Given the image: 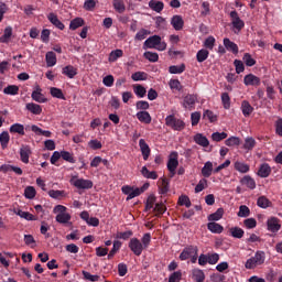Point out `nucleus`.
<instances>
[{
    "instance_id": "nucleus-42",
    "label": "nucleus",
    "mask_w": 282,
    "mask_h": 282,
    "mask_svg": "<svg viewBox=\"0 0 282 282\" xmlns=\"http://www.w3.org/2000/svg\"><path fill=\"white\" fill-rule=\"evenodd\" d=\"M47 67H54L56 65V53L50 51L45 55Z\"/></svg>"
},
{
    "instance_id": "nucleus-43",
    "label": "nucleus",
    "mask_w": 282,
    "mask_h": 282,
    "mask_svg": "<svg viewBox=\"0 0 282 282\" xmlns=\"http://www.w3.org/2000/svg\"><path fill=\"white\" fill-rule=\"evenodd\" d=\"M229 232L235 239H241L243 235H246V231H243V229L240 227H232L229 229Z\"/></svg>"
},
{
    "instance_id": "nucleus-50",
    "label": "nucleus",
    "mask_w": 282,
    "mask_h": 282,
    "mask_svg": "<svg viewBox=\"0 0 282 282\" xmlns=\"http://www.w3.org/2000/svg\"><path fill=\"white\" fill-rule=\"evenodd\" d=\"M144 58H147V61H150V63H158V61H160V55L158 53H153L151 51H147L143 54Z\"/></svg>"
},
{
    "instance_id": "nucleus-2",
    "label": "nucleus",
    "mask_w": 282,
    "mask_h": 282,
    "mask_svg": "<svg viewBox=\"0 0 282 282\" xmlns=\"http://www.w3.org/2000/svg\"><path fill=\"white\" fill-rule=\"evenodd\" d=\"M165 124L166 127H170V129H173V131H183L184 127H186V123H184L183 120L175 118L174 115H169L165 118Z\"/></svg>"
},
{
    "instance_id": "nucleus-52",
    "label": "nucleus",
    "mask_w": 282,
    "mask_h": 282,
    "mask_svg": "<svg viewBox=\"0 0 282 282\" xmlns=\"http://www.w3.org/2000/svg\"><path fill=\"white\" fill-rule=\"evenodd\" d=\"M24 197L26 199H34L36 197V189L34 186H28L24 189Z\"/></svg>"
},
{
    "instance_id": "nucleus-49",
    "label": "nucleus",
    "mask_w": 282,
    "mask_h": 282,
    "mask_svg": "<svg viewBox=\"0 0 282 282\" xmlns=\"http://www.w3.org/2000/svg\"><path fill=\"white\" fill-rule=\"evenodd\" d=\"M120 248H122V242H120L119 240H115L112 249L108 253V259H113V257H116V253L118 252V250H120Z\"/></svg>"
},
{
    "instance_id": "nucleus-64",
    "label": "nucleus",
    "mask_w": 282,
    "mask_h": 282,
    "mask_svg": "<svg viewBox=\"0 0 282 282\" xmlns=\"http://www.w3.org/2000/svg\"><path fill=\"white\" fill-rule=\"evenodd\" d=\"M180 281H182V271L173 272L169 278V282H180Z\"/></svg>"
},
{
    "instance_id": "nucleus-12",
    "label": "nucleus",
    "mask_w": 282,
    "mask_h": 282,
    "mask_svg": "<svg viewBox=\"0 0 282 282\" xmlns=\"http://www.w3.org/2000/svg\"><path fill=\"white\" fill-rule=\"evenodd\" d=\"M194 142L198 144V147H203V149H208L210 147V141L203 133H196L194 135Z\"/></svg>"
},
{
    "instance_id": "nucleus-22",
    "label": "nucleus",
    "mask_w": 282,
    "mask_h": 282,
    "mask_svg": "<svg viewBox=\"0 0 282 282\" xmlns=\"http://www.w3.org/2000/svg\"><path fill=\"white\" fill-rule=\"evenodd\" d=\"M241 111H242V115L245 116V118H248L252 115V111H254V107H252V105H250V101L243 100L241 102Z\"/></svg>"
},
{
    "instance_id": "nucleus-3",
    "label": "nucleus",
    "mask_w": 282,
    "mask_h": 282,
    "mask_svg": "<svg viewBox=\"0 0 282 282\" xmlns=\"http://www.w3.org/2000/svg\"><path fill=\"white\" fill-rule=\"evenodd\" d=\"M70 184L75 186V188L83 191H89V188H94V182H91V180L77 178L76 176L70 178Z\"/></svg>"
},
{
    "instance_id": "nucleus-31",
    "label": "nucleus",
    "mask_w": 282,
    "mask_h": 282,
    "mask_svg": "<svg viewBox=\"0 0 282 282\" xmlns=\"http://www.w3.org/2000/svg\"><path fill=\"white\" fill-rule=\"evenodd\" d=\"M10 133H19V135H25V127L21 123H13L9 128Z\"/></svg>"
},
{
    "instance_id": "nucleus-18",
    "label": "nucleus",
    "mask_w": 282,
    "mask_h": 282,
    "mask_svg": "<svg viewBox=\"0 0 282 282\" xmlns=\"http://www.w3.org/2000/svg\"><path fill=\"white\" fill-rule=\"evenodd\" d=\"M62 74L67 76V78H75L78 75V68L67 65L62 69Z\"/></svg>"
},
{
    "instance_id": "nucleus-24",
    "label": "nucleus",
    "mask_w": 282,
    "mask_h": 282,
    "mask_svg": "<svg viewBox=\"0 0 282 282\" xmlns=\"http://www.w3.org/2000/svg\"><path fill=\"white\" fill-rule=\"evenodd\" d=\"M25 107L28 111H30L34 116H41V113H43V108L39 104L30 102V104H26Z\"/></svg>"
},
{
    "instance_id": "nucleus-7",
    "label": "nucleus",
    "mask_w": 282,
    "mask_h": 282,
    "mask_svg": "<svg viewBox=\"0 0 282 282\" xmlns=\"http://www.w3.org/2000/svg\"><path fill=\"white\" fill-rule=\"evenodd\" d=\"M243 84L246 87H259L261 85V78L254 74H248L243 77Z\"/></svg>"
},
{
    "instance_id": "nucleus-59",
    "label": "nucleus",
    "mask_w": 282,
    "mask_h": 282,
    "mask_svg": "<svg viewBox=\"0 0 282 282\" xmlns=\"http://www.w3.org/2000/svg\"><path fill=\"white\" fill-rule=\"evenodd\" d=\"M84 279L86 281H91V282H98L100 281V275H93L91 273H89L88 271H83L82 272Z\"/></svg>"
},
{
    "instance_id": "nucleus-30",
    "label": "nucleus",
    "mask_w": 282,
    "mask_h": 282,
    "mask_svg": "<svg viewBox=\"0 0 282 282\" xmlns=\"http://www.w3.org/2000/svg\"><path fill=\"white\" fill-rule=\"evenodd\" d=\"M112 6L116 12L119 14H123L127 10V6H124V0H112Z\"/></svg>"
},
{
    "instance_id": "nucleus-14",
    "label": "nucleus",
    "mask_w": 282,
    "mask_h": 282,
    "mask_svg": "<svg viewBox=\"0 0 282 282\" xmlns=\"http://www.w3.org/2000/svg\"><path fill=\"white\" fill-rule=\"evenodd\" d=\"M42 91L41 86H36L31 95L32 100H35V102H47V98H45Z\"/></svg>"
},
{
    "instance_id": "nucleus-8",
    "label": "nucleus",
    "mask_w": 282,
    "mask_h": 282,
    "mask_svg": "<svg viewBox=\"0 0 282 282\" xmlns=\"http://www.w3.org/2000/svg\"><path fill=\"white\" fill-rule=\"evenodd\" d=\"M177 166H180V161L177 160V152H172L167 161V170L172 175H174Z\"/></svg>"
},
{
    "instance_id": "nucleus-33",
    "label": "nucleus",
    "mask_w": 282,
    "mask_h": 282,
    "mask_svg": "<svg viewBox=\"0 0 282 282\" xmlns=\"http://www.w3.org/2000/svg\"><path fill=\"white\" fill-rule=\"evenodd\" d=\"M31 131L35 133L36 135H44V138H52V132L48 130H43L39 128L37 126H31Z\"/></svg>"
},
{
    "instance_id": "nucleus-9",
    "label": "nucleus",
    "mask_w": 282,
    "mask_h": 282,
    "mask_svg": "<svg viewBox=\"0 0 282 282\" xmlns=\"http://www.w3.org/2000/svg\"><path fill=\"white\" fill-rule=\"evenodd\" d=\"M160 35H152L148 37L143 43V50H155L158 47V43H160Z\"/></svg>"
},
{
    "instance_id": "nucleus-36",
    "label": "nucleus",
    "mask_w": 282,
    "mask_h": 282,
    "mask_svg": "<svg viewBox=\"0 0 282 282\" xmlns=\"http://www.w3.org/2000/svg\"><path fill=\"white\" fill-rule=\"evenodd\" d=\"M203 177H210L213 175V162L207 161L202 169Z\"/></svg>"
},
{
    "instance_id": "nucleus-16",
    "label": "nucleus",
    "mask_w": 282,
    "mask_h": 282,
    "mask_svg": "<svg viewBox=\"0 0 282 282\" xmlns=\"http://www.w3.org/2000/svg\"><path fill=\"white\" fill-rule=\"evenodd\" d=\"M240 184L242 186H247L250 191H254L257 188V182L250 175H246L240 180Z\"/></svg>"
},
{
    "instance_id": "nucleus-19",
    "label": "nucleus",
    "mask_w": 282,
    "mask_h": 282,
    "mask_svg": "<svg viewBox=\"0 0 282 282\" xmlns=\"http://www.w3.org/2000/svg\"><path fill=\"white\" fill-rule=\"evenodd\" d=\"M224 46L228 52H232V54H239V46L235 42L230 41V39H224Z\"/></svg>"
},
{
    "instance_id": "nucleus-1",
    "label": "nucleus",
    "mask_w": 282,
    "mask_h": 282,
    "mask_svg": "<svg viewBox=\"0 0 282 282\" xmlns=\"http://www.w3.org/2000/svg\"><path fill=\"white\" fill-rule=\"evenodd\" d=\"M263 263H265V252L257 251L254 257H251L246 261L245 268L246 270H254V268L263 265Z\"/></svg>"
},
{
    "instance_id": "nucleus-48",
    "label": "nucleus",
    "mask_w": 282,
    "mask_h": 282,
    "mask_svg": "<svg viewBox=\"0 0 282 282\" xmlns=\"http://www.w3.org/2000/svg\"><path fill=\"white\" fill-rule=\"evenodd\" d=\"M170 74H184L186 72V65L181 64L180 66L177 65H172L169 67Z\"/></svg>"
},
{
    "instance_id": "nucleus-51",
    "label": "nucleus",
    "mask_w": 282,
    "mask_h": 282,
    "mask_svg": "<svg viewBox=\"0 0 282 282\" xmlns=\"http://www.w3.org/2000/svg\"><path fill=\"white\" fill-rule=\"evenodd\" d=\"M270 204L272 203L265 196H260L257 200V206H259V208H270Z\"/></svg>"
},
{
    "instance_id": "nucleus-32",
    "label": "nucleus",
    "mask_w": 282,
    "mask_h": 282,
    "mask_svg": "<svg viewBox=\"0 0 282 282\" xmlns=\"http://www.w3.org/2000/svg\"><path fill=\"white\" fill-rule=\"evenodd\" d=\"M141 175H143V177H145V180H158V172L155 171H149V169L147 166H143L141 169Z\"/></svg>"
},
{
    "instance_id": "nucleus-55",
    "label": "nucleus",
    "mask_w": 282,
    "mask_h": 282,
    "mask_svg": "<svg viewBox=\"0 0 282 282\" xmlns=\"http://www.w3.org/2000/svg\"><path fill=\"white\" fill-rule=\"evenodd\" d=\"M178 206H185L186 208H191V198L187 195H181L178 197Z\"/></svg>"
},
{
    "instance_id": "nucleus-25",
    "label": "nucleus",
    "mask_w": 282,
    "mask_h": 282,
    "mask_svg": "<svg viewBox=\"0 0 282 282\" xmlns=\"http://www.w3.org/2000/svg\"><path fill=\"white\" fill-rule=\"evenodd\" d=\"M196 100H197V98L194 95H187L184 97L183 107L185 109H193V107H195Z\"/></svg>"
},
{
    "instance_id": "nucleus-20",
    "label": "nucleus",
    "mask_w": 282,
    "mask_h": 282,
    "mask_svg": "<svg viewBox=\"0 0 282 282\" xmlns=\"http://www.w3.org/2000/svg\"><path fill=\"white\" fill-rule=\"evenodd\" d=\"M207 230L214 235H221L224 232V226L218 223L212 221L207 224Z\"/></svg>"
},
{
    "instance_id": "nucleus-28",
    "label": "nucleus",
    "mask_w": 282,
    "mask_h": 282,
    "mask_svg": "<svg viewBox=\"0 0 282 282\" xmlns=\"http://www.w3.org/2000/svg\"><path fill=\"white\" fill-rule=\"evenodd\" d=\"M123 55H124V52L120 48L111 51L109 56H108V62L109 63H116V61H118V58H122Z\"/></svg>"
},
{
    "instance_id": "nucleus-37",
    "label": "nucleus",
    "mask_w": 282,
    "mask_h": 282,
    "mask_svg": "<svg viewBox=\"0 0 282 282\" xmlns=\"http://www.w3.org/2000/svg\"><path fill=\"white\" fill-rule=\"evenodd\" d=\"M3 94H6L7 96H19V86L9 85L3 88Z\"/></svg>"
},
{
    "instance_id": "nucleus-29",
    "label": "nucleus",
    "mask_w": 282,
    "mask_h": 282,
    "mask_svg": "<svg viewBox=\"0 0 282 282\" xmlns=\"http://www.w3.org/2000/svg\"><path fill=\"white\" fill-rule=\"evenodd\" d=\"M15 215L18 217H21L22 219H25L26 221H36V216L30 214V212H23L21 209L14 210Z\"/></svg>"
},
{
    "instance_id": "nucleus-10",
    "label": "nucleus",
    "mask_w": 282,
    "mask_h": 282,
    "mask_svg": "<svg viewBox=\"0 0 282 282\" xmlns=\"http://www.w3.org/2000/svg\"><path fill=\"white\" fill-rule=\"evenodd\" d=\"M32 155V149L30 145H22L20 148V160L23 164H30V156Z\"/></svg>"
},
{
    "instance_id": "nucleus-53",
    "label": "nucleus",
    "mask_w": 282,
    "mask_h": 282,
    "mask_svg": "<svg viewBox=\"0 0 282 282\" xmlns=\"http://www.w3.org/2000/svg\"><path fill=\"white\" fill-rule=\"evenodd\" d=\"M62 159L65 162H69V164H76V159H74V154L67 151H61Z\"/></svg>"
},
{
    "instance_id": "nucleus-39",
    "label": "nucleus",
    "mask_w": 282,
    "mask_h": 282,
    "mask_svg": "<svg viewBox=\"0 0 282 282\" xmlns=\"http://www.w3.org/2000/svg\"><path fill=\"white\" fill-rule=\"evenodd\" d=\"M55 220L57 224H69V221H72V215L68 213L57 214Z\"/></svg>"
},
{
    "instance_id": "nucleus-54",
    "label": "nucleus",
    "mask_w": 282,
    "mask_h": 282,
    "mask_svg": "<svg viewBox=\"0 0 282 282\" xmlns=\"http://www.w3.org/2000/svg\"><path fill=\"white\" fill-rule=\"evenodd\" d=\"M131 78L132 80H134V83H138L139 80H147V78H149V75L144 72H135L131 75Z\"/></svg>"
},
{
    "instance_id": "nucleus-15",
    "label": "nucleus",
    "mask_w": 282,
    "mask_h": 282,
    "mask_svg": "<svg viewBox=\"0 0 282 282\" xmlns=\"http://www.w3.org/2000/svg\"><path fill=\"white\" fill-rule=\"evenodd\" d=\"M171 25L176 30V32H180V30H184V19L182 15H173L171 19Z\"/></svg>"
},
{
    "instance_id": "nucleus-5",
    "label": "nucleus",
    "mask_w": 282,
    "mask_h": 282,
    "mask_svg": "<svg viewBox=\"0 0 282 282\" xmlns=\"http://www.w3.org/2000/svg\"><path fill=\"white\" fill-rule=\"evenodd\" d=\"M229 17L231 19L232 28L238 32H241V30H243V28L246 26V23L243 22V20H241V18H239V13L237 11H231L229 13Z\"/></svg>"
},
{
    "instance_id": "nucleus-6",
    "label": "nucleus",
    "mask_w": 282,
    "mask_h": 282,
    "mask_svg": "<svg viewBox=\"0 0 282 282\" xmlns=\"http://www.w3.org/2000/svg\"><path fill=\"white\" fill-rule=\"evenodd\" d=\"M198 250L199 249H197V247H195L193 245L185 247L180 254V260L186 261V260L191 259V257H193L194 254H197Z\"/></svg>"
},
{
    "instance_id": "nucleus-58",
    "label": "nucleus",
    "mask_w": 282,
    "mask_h": 282,
    "mask_svg": "<svg viewBox=\"0 0 282 282\" xmlns=\"http://www.w3.org/2000/svg\"><path fill=\"white\" fill-rule=\"evenodd\" d=\"M200 8H202L200 17H208V14H210V2L204 1Z\"/></svg>"
},
{
    "instance_id": "nucleus-35",
    "label": "nucleus",
    "mask_w": 282,
    "mask_h": 282,
    "mask_svg": "<svg viewBox=\"0 0 282 282\" xmlns=\"http://www.w3.org/2000/svg\"><path fill=\"white\" fill-rule=\"evenodd\" d=\"M256 147H257V140H254V138L247 137L245 139L243 149L246 151H252V149H254Z\"/></svg>"
},
{
    "instance_id": "nucleus-46",
    "label": "nucleus",
    "mask_w": 282,
    "mask_h": 282,
    "mask_svg": "<svg viewBox=\"0 0 282 282\" xmlns=\"http://www.w3.org/2000/svg\"><path fill=\"white\" fill-rule=\"evenodd\" d=\"M50 94L53 98H58L59 100H65V95L63 94V90L57 87H51Z\"/></svg>"
},
{
    "instance_id": "nucleus-45",
    "label": "nucleus",
    "mask_w": 282,
    "mask_h": 282,
    "mask_svg": "<svg viewBox=\"0 0 282 282\" xmlns=\"http://www.w3.org/2000/svg\"><path fill=\"white\" fill-rule=\"evenodd\" d=\"M10 39H12V26H7L3 35L0 37V43H9Z\"/></svg>"
},
{
    "instance_id": "nucleus-47",
    "label": "nucleus",
    "mask_w": 282,
    "mask_h": 282,
    "mask_svg": "<svg viewBox=\"0 0 282 282\" xmlns=\"http://www.w3.org/2000/svg\"><path fill=\"white\" fill-rule=\"evenodd\" d=\"M0 144L2 149H8V144H10V133L8 131H3L0 134Z\"/></svg>"
},
{
    "instance_id": "nucleus-23",
    "label": "nucleus",
    "mask_w": 282,
    "mask_h": 282,
    "mask_svg": "<svg viewBox=\"0 0 282 282\" xmlns=\"http://www.w3.org/2000/svg\"><path fill=\"white\" fill-rule=\"evenodd\" d=\"M137 119L139 122H142L143 124H151V113L149 111H139L137 112Z\"/></svg>"
},
{
    "instance_id": "nucleus-41",
    "label": "nucleus",
    "mask_w": 282,
    "mask_h": 282,
    "mask_svg": "<svg viewBox=\"0 0 282 282\" xmlns=\"http://www.w3.org/2000/svg\"><path fill=\"white\" fill-rule=\"evenodd\" d=\"M85 25V20L83 18H75L69 23V30H78Z\"/></svg>"
},
{
    "instance_id": "nucleus-62",
    "label": "nucleus",
    "mask_w": 282,
    "mask_h": 282,
    "mask_svg": "<svg viewBox=\"0 0 282 282\" xmlns=\"http://www.w3.org/2000/svg\"><path fill=\"white\" fill-rule=\"evenodd\" d=\"M141 243L143 246V249L147 250V248L151 246V234H144L143 237L141 238Z\"/></svg>"
},
{
    "instance_id": "nucleus-27",
    "label": "nucleus",
    "mask_w": 282,
    "mask_h": 282,
    "mask_svg": "<svg viewBox=\"0 0 282 282\" xmlns=\"http://www.w3.org/2000/svg\"><path fill=\"white\" fill-rule=\"evenodd\" d=\"M149 8H151V10H153L154 12L160 13L162 12V10H164V2L160 0H150Z\"/></svg>"
},
{
    "instance_id": "nucleus-38",
    "label": "nucleus",
    "mask_w": 282,
    "mask_h": 282,
    "mask_svg": "<svg viewBox=\"0 0 282 282\" xmlns=\"http://www.w3.org/2000/svg\"><path fill=\"white\" fill-rule=\"evenodd\" d=\"M210 55V52L206 48H202L196 53V59L197 63H204V61H207L208 56Z\"/></svg>"
},
{
    "instance_id": "nucleus-4",
    "label": "nucleus",
    "mask_w": 282,
    "mask_h": 282,
    "mask_svg": "<svg viewBox=\"0 0 282 282\" xmlns=\"http://www.w3.org/2000/svg\"><path fill=\"white\" fill-rule=\"evenodd\" d=\"M128 248H130L131 252H133L135 257H140L144 250L142 242L138 238H131L128 243Z\"/></svg>"
},
{
    "instance_id": "nucleus-40",
    "label": "nucleus",
    "mask_w": 282,
    "mask_h": 282,
    "mask_svg": "<svg viewBox=\"0 0 282 282\" xmlns=\"http://www.w3.org/2000/svg\"><path fill=\"white\" fill-rule=\"evenodd\" d=\"M224 217V208H218L215 213L210 214L207 219L208 221H219Z\"/></svg>"
},
{
    "instance_id": "nucleus-63",
    "label": "nucleus",
    "mask_w": 282,
    "mask_h": 282,
    "mask_svg": "<svg viewBox=\"0 0 282 282\" xmlns=\"http://www.w3.org/2000/svg\"><path fill=\"white\" fill-rule=\"evenodd\" d=\"M243 225L249 230H252V228H257V219L254 218H247L243 220Z\"/></svg>"
},
{
    "instance_id": "nucleus-44",
    "label": "nucleus",
    "mask_w": 282,
    "mask_h": 282,
    "mask_svg": "<svg viewBox=\"0 0 282 282\" xmlns=\"http://www.w3.org/2000/svg\"><path fill=\"white\" fill-rule=\"evenodd\" d=\"M133 91L138 98H144L147 96V88L140 84L133 85Z\"/></svg>"
},
{
    "instance_id": "nucleus-11",
    "label": "nucleus",
    "mask_w": 282,
    "mask_h": 282,
    "mask_svg": "<svg viewBox=\"0 0 282 282\" xmlns=\"http://www.w3.org/2000/svg\"><path fill=\"white\" fill-rule=\"evenodd\" d=\"M140 151L143 155V160L147 162L149 156L151 155V148H149V143L144 139L139 140Z\"/></svg>"
},
{
    "instance_id": "nucleus-21",
    "label": "nucleus",
    "mask_w": 282,
    "mask_h": 282,
    "mask_svg": "<svg viewBox=\"0 0 282 282\" xmlns=\"http://www.w3.org/2000/svg\"><path fill=\"white\" fill-rule=\"evenodd\" d=\"M47 19L50 21V23H52V25H54L55 28H57V30H65V24H63L59 20H58V15H56L55 13H50L47 15Z\"/></svg>"
},
{
    "instance_id": "nucleus-26",
    "label": "nucleus",
    "mask_w": 282,
    "mask_h": 282,
    "mask_svg": "<svg viewBox=\"0 0 282 282\" xmlns=\"http://www.w3.org/2000/svg\"><path fill=\"white\" fill-rule=\"evenodd\" d=\"M192 279H194L196 282H204L206 281V274L200 269H193Z\"/></svg>"
},
{
    "instance_id": "nucleus-57",
    "label": "nucleus",
    "mask_w": 282,
    "mask_h": 282,
    "mask_svg": "<svg viewBox=\"0 0 282 282\" xmlns=\"http://www.w3.org/2000/svg\"><path fill=\"white\" fill-rule=\"evenodd\" d=\"M226 138H228V133L226 132H214L212 134V140L214 142H221V140H226Z\"/></svg>"
},
{
    "instance_id": "nucleus-61",
    "label": "nucleus",
    "mask_w": 282,
    "mask_h": 282,
    "mask_svg": "<svg viewBox=\"0 0 282 282\" xmlns=\"http://www.w3.org/2000/svg\"><path fill=\"white\" fill-rule=\"evenodd\" d=\"M238 217H250V207L241 205L239 207Z\"/></svg>"
},
{
    "instance_id": "nucleus-56",
    "label": "nucleus",
    "mask_w": 282,
    "mask_h": 282,
    "mask_svg": "<svg viewBox=\"0 0 282 282\" xmlns=\"http://www.w3.org/2000/svg\"><path fill=\"white\" fill-rule=\"evenodd\" d=\"M226 147H239L241 144V140L238 137H230L225 141Z\"/></svg>"
},
{
    "instance_id": "nucleus-17",
    "label": "nucleus",
    "mask_w": 282,
    "mask_h": 282,
    "mask_svg": "<svg viewBox=\"0 0 282 282\" xmlns=\"http://www.w3.org/2000/svg\"><path fill=\"white\" fill-rule=\"evenodd\" d=\"M271 173H272V167L268 163L261 164L258 170V175L259 177H262V178L270 177Z\"/></svg>"
},
{
    "instance_id": "nucleus-13",
    "label": "nucleus",
    "mask_w": 282,
    "mask_h": 282,
    "mask_svg": "<svg viewBox=\"0 0 282 282\" xmlns=\"http://www.w3.org/2000/svg\"><path fill=\"white\" fill-rule=\"evenodd\" d=\"M268 230L270 232H279L281 230V224H279V218L276 217H271L267 221Z\"/></svg>"
},
{
    "instance_id": "nucleus-34",
    "label": "nucleus",
    "mask_w": 282,
    "mask_h": 282,
    "mask_svg": "<svg viewBox=\"0 0 282 282\" xmlns=\"http://www.w3.org/2000/svg\"><path fill=\"white\" fill-rule=\"evenodd\" d=\"M234 169L238 171V173H248L250 171V165L236 161L234 164Z\"/></svg>"
},
{
    "instance_id": "nucleus-60",
    "label": "nucleus",
    "mask_w": 282,
    "mask_h": 282,
    "mask_svg": "<svg viewBox=\"0 0 282 282\" xmlns=\"http://www.w3.org/2000/svg\"><path fill=\"white\" fill-rule=\"evenodd\" d=\"M221 104L224 109H230V95L228 93L221 94Z\"/></svg>"
}]
</instances>
